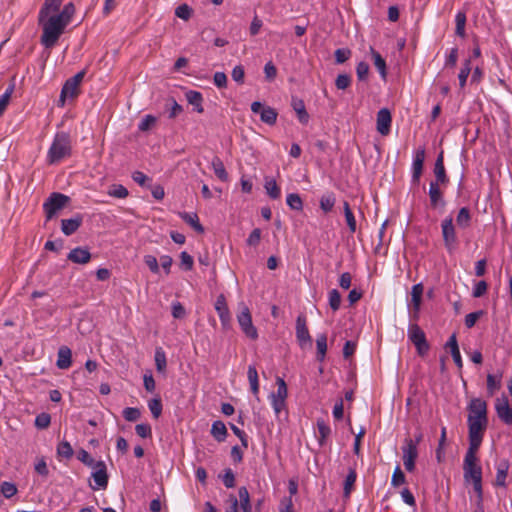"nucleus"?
<instances>
[{
  "instance_id": "aec40b11",
  "label": "nucleus",
  "mask_w": 512,
  "mask_h": 512,
  "mask_svg": "<svg viewBox=\"0 0 512 512\" xmlns=\"http://www.w3.org/2000/svg\"><path fill=\"white\" fill-rule=\"evenodd\" d=\"M67 259L76 264H87L91 260V253L85 247H76L68 253Z\"/></svg>"
},
{
  "instance_id": "c03bdc74",
  "label": "nucleus",
  "mask_w": 512,
  "mask_h": 512,
  "mask_svg": "<svg viewBox=\"0 0 512 512\" xmlns=\"http://www.w3.org/2000/svg\"><path fill=\"white\" fill-rule=\"evenodd\" d=\"M75 13V7L72 2L67 3L61 12L57 13L56 15L64 21L66 25H68L71 22L72 16Z\"/></svg>"
},
{
  "instance_id": "3c124183",
  "label": "nucleus",
  "mask_w": 512,
  "mask_h": 512,
  "mask_svg": "<svg viewBox=\"0 0 512 512\" xmlns=\"http://www.w3.org/2000/svg\"><path fill=\"white\" fill-rule=\"evenodd\" d=\"M57 454L59 457L70 459L73 456V449L69 442L62 441L57 446Z\"/></svg>"
},
{
  "instance_id": "dca6fc26",
  "label": "nucleus",
  "mask_w": 512,
  "mask_h": 512,
  "mask_svg": "<svg viewBox=\"0 0 512 512\" xmlns=\"http://www.w3.org/2000/svg\"><path fill=\"white\" fill-rule=\"evenodd\" d=\"M440 184L430 183L429 185V199L430 205L433 209L444 208L446 202L444 200L443 192L440 189Z\"/></svg>"
},
{
  "instance_id": "ea45409f",
  "label": "nucleus",
  "mask_w": 512,
  "mask_h": 512,
  "mask_svg": "<svg viewBox=\"0 0 512 512\" xmlns=\"http://www.w3.org/2000/svg\"><path fill=\"white\" fill-rule=\"evenodd\" d=\"M154 360L157 371L160 373H164L167 366V359L166 353L161 347L156 348Z\"/></svg>"
},
{
  "instance_id": "a18cd8bd",
  "label": "nucleus",
  "mask_w": 512,
  "mask_h": 512,
  "mask_svg": "<svg viewBox=\"0 0 512 512\" xmlns=\"http://www.w3.org/2000/svg\"><path fill=\"white\" fill-rule=\"evenodd\" d=\"M357 478L356 471L350 469L344 481V496L349 497Z\"/></svg>"
},
{
  "instance_id": "72a5a7b5",
  "label": "nucleus",
  "mask_w": 512,
  "mask_h": 512,
  "mask_svg": "<svg viewBox=\"0 0 512 512\" xmlns=\"http://www.w3.org/2000/svg\"><path fill=\"white\" fill-rule=\"evenodd\" d=\"M63 0H45L43 6L41 7L39 13H41V17L48 16L52 12H58Z\"/></svg>"
},
{
  "instance_id": "f704fd0d",
  "label": "nucleus",
  "mask_w": 512,
  "mask_h": 512,
  "mask_svg": "<svg viewBox=\"0 0 512 512\" xmlns=\"http://www.w3.org/2000/svg\"><path fill=\"white\" fill-rule=\"evenodd\" d=\"M264 188L271 199H278L281 196V189L273 178H266Z\"/></svg>"
},
{
  "instance_id": "2f4dec72",
  "label": "nucleus",
  "mask_w": 512,
  "mask_h": 512,
  "mask_svg": "<svg viewBox=\"0 0 512 512\" xmlns=\"http://www.w3.org/2000/svg\"><path fill=\"white\" fill-rule=\"evenodd\" d=\"M481 445L469 443V447L466 451L463 466H469L472 464H478L477 451Z\"/></svg>"
},
{
  "instance_id": "9b49d317",
  "label": "nucleus",
  "mask_w": 512,
  "mask_h": 512,
  "mask_svg": "<svg viewBox=\"0 0 512 512\" xmlns=\"http://www.w3.org/2000/svg\"><path fill=\"white\" fill-rule=\"evenodd\" d=\"M391 122L392 116L389 109L382 108L377 112L376 128L381 135L386 136L390 133Z\"/></svg>"
},
{
  "instance_id": "bf43d9fd",
  "label": "nucleus",
  "mask_w": 512,
  "mask_h": 512,
  "mask_svg": "<svg viewBox=\"0 0 512 512\" xmlns=\"http://www.w3.org/2000/svg\"><path fill=\"white\" fill-rule=\"evenodd\" d=\"M141 416V412L138 408L127 407L123 410V417L126 421L134 422L137 421Z\"/></svg>"
},
{
  "instance_id": "473e14b6",
  "label": "nucleus",
  "mask_w": 512,
  "mask_h": 512,
  "mask_svg": "<svg viewBox=\"0 0 512 512\" xmlns=\"http://www.w3.org/2000/svg\"><path fill=\"white\" fill-rule=\"evenodd\" d=\"M371 55L374 62V66L379 71L382 79H386L387 71H386V61L385 59L380 55L379 52L371 48Z\"/></svg>"
},
{
  "instance_id": "a878e982",
  "label": "nucleus",
  "mask_w": 512,
  "mask_h": 512,
  "mask_svg": "<svg viewBox=\"0 0 512 512\" xmlns=\"http://www.w3.org/2000/svg\"><path fill=\"white\" fill-rule=\"evenodd\" d=\"M292 107L297 114V118L300 123L307 124L309 121V114L306 111L303 100L298 98L292 99Z\"/></svg>"
},
{
  "instance_id": "4468645a",
  "label": "nucleus",
  "mask_w": 512,
  "mask_h": 512,
  "mask_svg": "<svg viewBox=\"0 0 512 512\" xmlns=\"http://www.w3.org/2000/svg\"><path fill=\"white\" fill-rule=\"evenodd\" d=\"M425 161V150L424 148L418 149L414 156L412 162V182L414 184H418L423 172V165Z\"/></svg>"
},
{
  "instance_id": "423d86ee",
  "label": "nucleus",
  "mask_w": 512,
  "mask_h": 512,
  "mask_svg": "<svg viewBox=\"0 0 512 512\" xmlns=\"http://www.w3.org/2000/svg\"><path fill=\"white\" fill-rule=\"evenodd\" d=\"M407 335L409 340L415 345L419 355H424L428 352L429 344L426 340V335L416 323L409 324Z\"/></svg>"
},
{
  "instance_id": "f257e3e1",
  "label": "nucleus",
  "mask_w": 512,
  "mask_h": 512,
  "mask_svg": "<svg viewBox=\"0 0 512 512\" xmlns=\"http://www.w3.org/2000/svg\"><path fill=\"white\" fill-rule=\"evenodd\" d=\"M39 24L42 27L41 44L50 49L57 43L67 25L56 14L41 17L38 15Z\"/></svg>"
},
{
  "instance_id": "7c9ffc66",
  "label": "nucleus",
  "mask_w": 512,
  "mask_h": 512,
  "mask_svg": "<svg viewBox=\"0 0 512 512\" xmlns=\"http://www.w3.org/2000/svg\"><path fill=\"white\" fill-rule=\"evenodd\" d=\"M509 469V463L506 460L500 462L497 466L496 480L495 485L497 486H506V477Z\"/></svg>"
},
{
  "instance_id": "864d4df0",
  "label": "nucleus",
  "mask_w": 512,
  "mask_h": 512,
  "mask_svg": "<svg viewBox=\"0 0 512 512\" xmlns=\"http://www.w3.org/2000/svg\"><path fill=\"white\" fill-rule=\"evenodd\" d=\"M51 423V416L48 413L42 412L35 418V426L38 429H46Z\"/></svg>"
},
{
  "instance_id": "2eb2a0df",
  "label": "nucleus",
  "mask_w": 512,
  "mask_h": 512,
  "mask_svg": "<svg viewBox=\"0 0 512 512\" xmlns=\"http://www.w3.org/2000/svg\"><path fill=\"white\" fill-rule=\"evenodd\" d=\"M424 287L422 283H418L412 286L411 289V304L413 305V313L411 317L414 320H417L419 317L422 295H423Z\"/></svg>"
},
{
  "instance_id": "79ce46f5",
  "label": "nucleus",
  "mask_w": 512,
  "mask_h": 512,
  "mask_svg": "<svg viewBox=\"0 0 512 512\" xmlns=\"http://www.w3.org/2000/svg\"><path fill=\"white\" fill-rule=\"evenodd\" d=\"M336 202L335 195L332 192L324 194L320 199V208L325 212H330Z\"/></svg>"
},
{
  "instance_id": "37998d69",
  "label": "nucleus",
  "mask_w": 512,
  "mask_h": 512,
  "mask_svg": "<svg viewBox=\"0 0 512 512\" xmlns=\"http://www.w3.org/2000/svg\"><path fill=\"white\" fill-rule=\"evenodd\" d=\"M343 209L347 226L350 232L354 233L356 231V219L347 201L344 202Z\"/></svg>"
},
{
  "instance_id": "603ef678",
  "label": "nucleus",
  "mask_w": 512,
  "mask_h": 512,
  "mask_svg": "<svg viewBox=\"0 0 512 512\" xmlns=\"http://www.w3.org/2000/svg\"><path fill=\"white\" fill-rule=\"evenodd\" d=\"M108 194L114 198L123 199L128 196V190L120 184H114L109 188Z\"/></svg>"
},
{
  "instance_id": "ddd939ff",
  "label": "nucleus",
  "mask_w": 512,
  "mask_h": 512,
  "mask_svg": "<svg viewBox=\"0 0 512 512\" xmlns=\"http://www.w3.org/2000/svg\"><path fill=\"white\" fill-rule=\"evenodd\" d=\"M215 310L219 316L224 329L228 328L231 321V314L223 294H220L215 302Z\"/></svg>"
},
{
  "instance_id": "f3484780",
  "label": "nucleus",
  "mask_w": 512,
  "mask_h": 512,
  "mask_svg": "<svg viewBox=\"0 0 512 512\" xmlns=\"http://www.w3.org/2000/svg\"><path fill=\"white\" fill-rule=\"evenodd\" d=\"M434 175L435 181H431L430 183H438L440 185H446L449 182V178L446 174V170L444 167V157L443 152H441L434 164Z\"/></svg>"
},
{
  "instance_id": "e433bc0d",
  "label": "nucleus",
  "mask_w": 512,
  "mask_h": 512,
  "mask_svg": "<svg viewBox=\"0 0 512 512\" xmlns=\"http://www.w3.org/2000/svg\"><path fill=\"white\" fill-rule=\"evenodd\" d=\"M212 169L221 181H226L228 179V174L224 167L222 160L219 157H214L211 162Z\"/></svg>"
},
{
  "instance_id": "0e129e2a",
  "label": "nucleus",
  "mask_w": 512,
  "mask_h": 512,
  "mask_svg": "<svg viewBox=\"0 0 512 512\" xmlns=\"http://www.w3.org/2000/svg\"><path fill=\"white\" fill-rule=\"evenodd\" d=\"M227 506L225 509V512H239L240 509V502L239 497L237 498L234 495H229V497L226 500Z\"/></svg>"
},
{
  "instance_id": "052dcab7",
  "label": "nucleus",
  "mask_w": 512,
  "mask_h": 512,
  "mask_svg": "<svg viewBox=\"0 0 512 512\" xmlns=\"http://www.w3.org/2000/svg\"><path fill=\"white\" fill-rule=\"evenodd\" d=\"M335 62L342 64L351 57V50L348 48H339L334 52Z\"/></svg>"
},
{
  "instance_id": "7ed1b4c3",
  "label": "nucleus",
  "mask_w": 512,
  "mask_h": 512,
  "mask_svg": "<svg viewBox=\"0 0 512 512\" xmlns=\"http://www.w3.org/2000/svg\"><path fill=\"white\" fill-rule=\"evenodd\" d=\"M70 201L67 195L59 192H53L43 203V210L47 220H51L58 211L63 209Z\"/></svg>"
},
{
  "instance_id": "6e6d98bb",
  "label": "nucleus",
  "mask_w": 512,
  "mask_h": 512,
  "mask_svg": "<svg viewBox=\"0 0 512 512\" xmlns=\"http://www.w3.org/2000/svg\"><path fill=\"white\" fill-rule=\"evenodd\" d=\"M170 104V108H167V111L169 113L168 117L173 119L177 117L182 111L183 108L181 105H179L174 98H170L166 104V107Z\"/></svg>"
},
{
  "instance_id": "338daca9",
  "label": "nucleus",
  "mask_w": 512,
  "mask_h": 512,
  "mask_svg": "<svg viewBox=\"0 0 512 512\" xmlns=\"http://www.w3.org/2000/svg\"><path fill=\"white\" fill-rule=\"evenodd\" d=\"M135 431L141 438H148L152 436L151 426L147 423L137 424L135 426Z\"/></svg>"
},
{
  "instance_id": "f03ea898",
  "label": "nucleus",
  "mask_w": 512,
  "mask_h": 512,
  "mask_svg": "<svg viewBox=\"0 0 512 512\" xmlns=\"http://www.w3.org/2000/svg\"><path fill=\"white\" fill-rule=\"evenodd\" d=\"M72 153L71 137L66 132H58L55 134L52 144L47 152V163L50 165L57 164L63 159L70 157Z\"/></svg>"
},
{
  "instance_id": "58836bf2",
  "label": "nucleus",
  "mask_w": 512,
  "mask_h": 512,
  "mask_svg": "<svg viewBox=\"0 0 512 512\" xmlns=\"http://www.w3.org/2000/svg\"><path fill=\"white\" fill-rule=\"evenodd\" d=\"M277 116H278V113L274 108H272L270 106H266L261 111L260 119L265 124L274 125L276 123Z\"/></svg>"
},
{
  "instance_id": "6e6552de",
  "label": "nucleus",
  "mask_w": 512,
  "mask_h": 512,
  "mask_svg": "<svg viewBox=\"0 0 512 512\" xmlns=\"http://www.w3.org/2000/svg\"><path fill=\"white\" fill-rule=\"evenodd\" d=\"M295 334L297 342L301 349H305L306 347H310L312 344V338L310 336L308 327H307V320L306 316L304 314L298 315L296 319V327H295Z\"/></svg>"
},
{
  "instance_id": "c85d7f7f",
  "label": "nucleus",
  "mask_w": 512,
  "mask_h": 512,
  "mask_svg": "<svg viewBox=\"0 0 512 512\" xmlns=\"http://www.w3.org/2000/svg\"><path fill=\"white\" fill-rule=\"evenodd\" d=\"M466 21H467V17H466L465 11H461V10L458 11L455 15V24H456L455 34L461 38L466 37V31H465Z\"/></svg>"
},
{
  "instance_id": "680f3d73",
  "label": "nucleus",
  "mask_w": 512,
  "mask_h": 512,
  "mask_svg": "<svg viewBox=\"0 0 512 512\" xmlns=\"http://www.w3.org/2000/svg\"><path fill=\"white\" fill-rule=\"evenodd\" d=\"M0 492L5 498L9 499L17 493V487L11 482H3L0 487Z\"/></svg>"
},
{
  "instance_id": "cd10ccee",
  "label": "nucleus",
  "mask_w": 512,
  "mask_h": 512,
  "mask_svg": "<svg viewBox=\"0 0 512 512\" xmlns=\"http://www.w3.org/2000/svg\"><path fill=\"white\" fill-rule=\"evenodd\" d=\"M238 496L240 502V509L242 510V512H252L250 495L248 489L245 486H242L238 489Z\"/></svg>"
},
{
  "instance_id": "8fccbe9b",
  "label": "nucleus",
  "mask_w": 512,
  "mask_h": 512,
  "mask_svg": "<svg viewBox=\"0 0 512 512\" xmlns=\"http://www.w3.org/2000/svg\"><path fill=\"white\" fill-rule=\"evenodd\" d=\"M276 385H277V391L271 393V396L277 397V398H283L287 399L288 396V389L287 385L283 378L277 377L276 378Z\"/></svg>"
},
{
  "instance_id": "c756f323",
  "label": "nucleus",
  "mask_w": 512,
  "mask_h": 512,
  "mask_svg": "<svg viewBox=\"0 0 512 512\" xmlns=\"http://www.w3.org/2000/svg\"><path fill=\"white\" fill-rule=\"evenodd\" d=\"M211 434L218 442H223L227 436L225 424L220 420L214 421L211 427Z\"/></svg>"
},
{
  "instance_id": "f8f14e48",
  "label": "nucleus",
  "mask_w": 512,
  "mask_h": 512,
  "mask_svg": "<svg viewBox=\"0 0 512 512\" xmlns=\"http://www.w3.org/2000/svg\"><path fill=\"white\" fill-rule=\"evenodd\" d=\"M495 410L499 419L505 424H512V407L506 396L498 398L495 403Z\"/></svg>"
},
{
  "instance_id": "de8ad7c7",
  "label": "nucleus",
  "mask_w": 512,
  "mask_h": 512,
  "mask_svg": "<svg viewBox=\"0 0 512 512\" xmlns=\"http://www.w3.org/2000/svg\"><path fill=\"white\" fill-rule=\"evenodd\" d=\"M471 72V61L466 59L460 69L458 74L459 85L461 88H464L466 85L467 78Z\"/></svg>"
},
{
  "instance_id": "6ab92c4d",
  "label": "nucleus",
  "mask_w": 512,
  "mask_h": 512,
  "mask_svg": "<svg viewBox=\"0 0 512 512\" xmlns=\"http://www.w3.org/2000/svg\"><path fill=\"white\" fill-rule=\"evenodd\" d=\"M94 468L95 471L92 473V477L97 485V488H106L108 485V475L105 463L103 461H98L96 462Z\"/></svg>"
},
{
  "instance_id": "5701e85b",
  "label": "nucleus",
  "mask_w": 512,
  "mask_h": 512,
  "mask_svg": "<svg viewBox=\"0 0 512 512\" xmlns=\"http://www.w3.org/2000/svg\"><path fill=\"white\" fill-rule=\"evenodd\" d=\"M316 425L318 430L316 438L319 445L322 447L326 444L327 439L331 435V428L323 419H318Z\"/></svg>"
},
{
  "instance_id": "4be33fe9",
  "label": "nucleus",
  "mask_w": 512,
  "mask_h": 512,
  "mask_svg": "<svg viewBox=\"0 0 512 512\" xmlns=\"http://www.w3.org/2000/svg\"><path fill=\"white\" fill-rule=\"evenodd\" d=\"M72 364V353L67 346H61L57 353L56 366L59 369H68Z\"/></svg>"
},
{
  "instance_id": "a211bd4d",
  "label": "nucleus",
  "mask_w": 512,
  "mask_h": 512,
  "mask_svg": "<svg viewBox=\"0 0 512 512\" xmlns=\"http://www.w3.org/2000/svg\"><path fill=\"white\" fill-rule=\"evenodd\" d=\"M79 92V87L67 79L61 89L58 105L63 107L67 99H75Z\"/></svg>"
},
{
  "instance_id": "b1692460",
  "label": "nucleus",
  "mask_w": 512,
  "mask_h": 512,
  "mask_svg": "<svg viewBox=\"0 0 512 512\" xmlns=\"http://www.w3.org/2000/svg\"><path fill=\"white\" fill-rule=\"evenodd\" d=\"M463 476L466 483L475 481V479H482V468L479 464L463 466Z\"/></svg>"
},
{
  "instance_id": "20e7f679",
  "label": "nucleus",
  "mask_w": 512,
  "mask_h": 512,
  "mask_svg": "<svg viewBox=\"0 0 512 512\" xmlns=\"http://www.w3.org/2000/svg\"><path fill=\"white\" fill-rule=\"evenodd\" d=\"M441 232L443 243L446 250L449 253L455 251L458 246V238L456 234V228L453 224V218L451 216L446 217L441 222Z\"/></svg>"
},
{
  "instance_id": "9d476101",
  "label": "nucleus",
  "mask_w": 512,
  "mask_h": 512,
  "mask_svg": "<svg viewBox=\"0 0 512 512\" xmlns=\"http://www.w3.org/2000/svg\"><path fill=\"white\" fill-rule=\"evenodd\" d=\"M467 425H468V441H469V443L481 445L485 431L488 426V422L472 421L471 420V421H467Z\"/></svg>"
},
{
  "instance_id": "774afa93",
  "label": "nucleus",
  "mask_w": 512,
  "mask_h": 512,
  "mask_svg": "<svg viewBox=\"0 0 512 512\" xmlns=\"http://www.w3.org/2000/svg\"><path fill=\"white\" fill-rule=\"evenodd\" d=\"M192 9L187 4L178 6L175 10V15L183 20H188L191 17Z\"/></svg>"
},
{
  "instance_id": "e2e57ef3",
  "label": "nucleus",
  "mask_w": 512,
  "mask_h": 512,
  "mask_svg": "<svg viewBox=\"0 0 512 512\" xmlns=\"http://www.w3.org/2000/svg\"><path fill=\"white\" fill-rule=\"evenodd\" d=\"M405 481H406V478H405L403 471L401 470V468L399 466H397L392 475V479H391L392 486L398 487V486L404 484Z\"/></svg>"
},
{
  "instance_id": "a19ab883",
  "label": "nucleus",
  "mask_w": 512,
  "mask_h": 512,
  "mask_svg": "<svg viewBox=\"0 0 512 512\" xmlns=\"http://www.w3.org/2000/svg\"><path fill=\"white\" fill-rule=\"evenodd\" d=\"M317 347V360L323 361L327 352V336L326 334H319L316 339Z\"/></svg>"
},
{
  "instance_id": "09e8293b",
  "label": "nucleus",
  "mask_w": 512,
  "mask_h": 512,
  "mask_svg": "<svg viewBox=\"0 0 512 512\" xmlns=\"http://www.w3.org/2000/svg\"><path fill=\"white\" fill-rule=\"evenodd\" d=\"M271 406L277 418L281 416V413L286 410V399L269 396Z\"/></svg>"
},
{
  "instance_id": "c9c22d12",
  "label": "nucleus",
  "mask_w": 512,
  "mask_h": 512,
  "mask_svg": "<svg viewBox=\"0 0 512 512\" xmlns=\"http://www.w3.org/2000/svg\"><path fill=\"white\" fill-rule=\"evenodd\" d=\"M456 223L460 228H468L471 224V214L467 207H462L457 214Z\"/></svg>"
},
{
  "instance_id": "69168bd1",
  "label": "nucleus",
  "mask_w": 512,
  "mask_h": 512,
  "mask_svg": "<svg viewBox=\"0 0 512 512\" xmlns=\"http://www.w3.org/2000/svg\"><path fill=\"white\" fill-rule=\"evenodd\" d=\"M351 84V77L348 74H339L335 80V85L339 90H345Z\"/></svg>"
},
{
  "instance_id": "4c0bfd02",
  "label": "nucleus",
  "mask_w": 512,
  "mask_h": 512,
  "mask_svg": "<svg viewBox=\"0 0 512 512\" xmlns=\"http://www.w3.org/2000/svg\"><path fill=\"white\" fill-rule=\"evenodd\" d=\"M247 376H248V380L250 383L251 391L254 395L257 396L259 393V381H258V372H257L255 366L250 365L248 367Z\"/></svg>"
},
{
  "instance_id": "13d9d810",
  "label": "nucleus",
  "mask_w": 512,
  "mask_h": 512,
  "mask_svg": "<svg viewBox=\"0 0 512 512\" xmlns=\"http://www.w3.org/2000/svg\"><path fill=\"white\" fill-rule=\"evenodd\" d=\"M341 304V294L338 290L333 289L329 292V305L333 311H337Z\"/></svg>"
},
{
  "instance_id": "49530a36",
  "label": "nucleus",
  "mask_w": 512,
  "mask_h": 512,
  "mask_svg": "<svg viewBox=\"0 0 512 512\" xmlns=\"http://www.w3.org/2000/svg\"><path fill=\"white\" fill-rule=\"evenodd\" d=\"M286 203L292 210L301 211L303 209V201L297 193L288 194Z\"/></svg>"
},
{
  "instance_id": "4d7b16f0",
  "label": "nucleus",
  "mask_w": 512,
  "mask_h": 512,
  "mask_svg": "<svg viewBox=\"0 0 512 512\" xmlns=\"http://www.w3.org/2000/svg\"><path fill=\"white\" fill-rule=\"evenodd\" d=\"M157 122V118L153 115H146L142 118L140 123L138 124V129L140 131H148L151 127H153Z\"/></svg>"
},
{
  "instance_id": "0eeeda50",
  "label": "nucleus",
  "mask_w": 512,
  "mask_h": 512,
  "mask_svg": "<svg viewBox=\"0 0 512 512\" xmlns=\"http://www.w3.org/2000/svg\"><path fill=\"white\" fill-rule=\"evenodd\" d=\"M467 421L488 422L487 403L481 398H473L469 402Z\"/></svg>"
},
{
  "instance_id": "bb28decb",
  "label": "nucleus",
  "mask_w": 512,
  "mask_h": 512,
  "mask_svg": "<svg viewBox=\"0 0 512 512\" xmlns=\"http://www.w3.org/2000/svg\"><path fill=\"white\" fill-rule=\"evenodd\" d=\"M180 218L190 225L198 233H203L204 228L199 222L198 215L196 213L179 212Z\"/></svg>"
},
{
  "instance_id": "1a4fd4ad",
  "label": "nucleus",
  "mask_w": 512,
  "mask_h": 512,
  "mask_svg": "<svg viewBox=\"0 0 512 512\" xmlns=\"http://www.w3.org/2000/svg\"><path fill=\"white\" fill-rule=\"evenodd\" d=\"M403 463L407 471L412 472L415 469V461L418 457V449L412 443L411 438H406L402 447Z\"/></svg>"
},
{
  "instance_id": "412c9836",
  "label": "nucleus",
  "mask_w": 512,
  "mask_h": 512,
  "mask_svg": "<svg viewBox=\"0 0 512 512\" xmlns=\"http://www.w3.org/2000/svg\"><path fill=\"white\" fill-rule=\"evenodd\" d=\"M82 222L83 217L80 214H76L74 217L69 219H62L61 231L66 236H70L79 229V227L82 225Z\"/></svg>"
},
{
  "instance_id": "5fc2aeb1",
  "label": "nucleus",
  "mask_w": 512,
  "mask_h": 512,
  "mask_svg": "<svg viewBox=\"0 0 512 512\" xmlns=\"http://www.w3.org/2000/svg\"><path fill=\"white\" fill-rule=\"evenodd\" d=\"M149 410L152 416L157 419L162 413V403L160 398H153L148 402Z\"/></svg>"
},
{
  "instance_id": "39448f33",
  "label": "nucleus",
  "mask_w": 512,
  "mask_h": 512,
  "mask_svg": "<svg viewBox=\"0 0 512 512\" xmlns=\"http://www.w3.org/2000/svg\"><path fill=\"white\" fill-rule=\"evenodd\" d=\"M240 313L237 315V321L243 333L251 338L257 339L258 332L252 323V317L249 308L244 302L239 303Z\"/></svg>"
},
{
  "instance_id": "393cba45",
  "label": "nucleus",
  "mask_w": 512,
  "mask_h": 512,
  "mask_svg": "<svg viewBox=\"0 0 512 512\" xmlns=\"http://www.w3.org/2000/svg\"><path fill=\"white\" fill-rule=\"evenodd\" d=\"M188 103L194 106V110L198 113H203L204 109L202 106L203 96L200 92L195 90H189L185 94Z\"/></svg>"
}]
</instances>
